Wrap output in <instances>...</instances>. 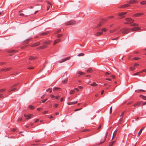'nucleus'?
I'll use <instances>...</instances> for the list:
<instances>
[{"mask_svg":"<svg viewBox=\"0 0 146 146\" xmlns=\"http://www.w3.org/2000/svg\"><path fill=\"white\" fill-rule=\"evenodd\" d=\"M130 31V29H127L126 28H123L120 30V31L121 32L122 34H126L129 32Z\"/></svg>","mask_w":146,"mask_h":146,"instance_id":"f257e3e1","label":"nucleus"},{"mask_svg":"<svg viewBox=\"0 0 146 146\" xmlns=\"http://www.w3.org/2000/svg\"><path fill=\"white\" fill-rule=\"evenodd\" d=\"M76 22L72 20L66 22L65 24L67 25H73L76 24Z\"/></svg>","mask_w":146,"mask_h":146,"instance_id":"f03ea898","label":"nucleus"},{"mask_svg":"<svg viewBox=\"0 0 146 146\" xmlns=\"http://www.w3.org/2000/svg\"><path fill=\"white\" fill-rule=\"evenodd\" d=\"M17 86L16 84H15L13 86L10 87V89L8 90L9 92H10L11 91H13L16 90V88H15V86Z\"/></svg>","mask_w":146,"mask_h":146,"instance_id":"7ed1b4c3","label":"nucleus"},{"mask_svg":"<svg viewBox=\"0 0 146 146\" xmlns=\"http://www.w3.org/2000/svg\"><path fill=\"white\" fill-rule=\"evenodd\" d=\"M126 20L127 22V23L128 24L132 23L134 21V20L130 18H126Z\"/></svg>","mask_w":146,"mask_h":146,"instance_id":"20e7f679","label":"nucleus"},{"mask_svg":"<svg viewBox=\"0 0 146 146\" xmlns=\"http://www.w3.org/2000/svg\"><path fill=\"white\" fill-rule=\"evenodd\" d=\"M11 69V68H4L1 69L0 70V72L3 71H7L9 70H10Z\"/></svg>","mask_w":146,"mask_h":146,"instance_id":"39448f33","label":"nucleus"},{"mask_svg":"<svg viewBox=\"0 0 146 146\" xmlns=\"http://www.w3.org/2000/svg\"><path fill=\"white\" fill-rule=\"evenodd\" d=\"M70 57H68L65 58L62 60L61 61H58V62L59 63H62V62H64L65 61H66V60H69L70 59Z\"/></svg>","mask_w":146,"mask_h":146,"instance_id":"423d86ee","label":"nucleus"},{"mask_svg":"<svg viewBox=\"0 0 146 146\" xmlns=\"http://www.w3.org/2000/svg\"><path fill=\"white\" fill-rule=\"evenodd\" d=\"M144 14L143 13H137L134 14L133 15V17H138L141 16V15H144Z\"/></svg>","mask_w":146,"mask_h":146,"instance_id":"0eeeda50","label":"nucleus"},{"mask_svg":"<svg viewBox=\"0 0 146 146\" xmlns=\"http://www.w3.org/2000/svg\"><path fill=\"white\" fill-rule=\"evenodd\" d=\"M130 29V30H132V31H136L140 30V28L139 27H134Z\"/></svg>","mask_w":146,"mask_h":146,"instance_id":"6e6552de","label":"nucleus"},{"mask_svg":"<svg viewBox=\"0 0 146 146\" xmlns=\"http://www.w3.org/2000/svg\"><path fill=\"white\" fill-rule=\"evenodd\" d=\"M103 33V32H96L95 35L97 36H99L101 35Z\"/></svg>","mask_w":146,"mask_h":146,"instance_id":"1a4fd4ad","label":"nucleus"},{"mask_svg":"<svg viewBox=\"0 0 146 146\" xmlns=\"http://www.w3.org/2000/svg\"><path fill=\"white\" fill-rule=\"evenodd\" d=\"M25 117H26L27 118H26V119H28L30 118L33 115L32 114H29L27 115H24Z\"/></svg>","mask_w":146,"mask_h":146,"instance_id":"9d476101","label":"nucleus"},{"mask_svg":"<svg viewBox=\"0 0 146 146\" xmlns=\"http://www.w3.org/2000/svg\"><path fill=\"white\" fill-rule=\"evenodd\" d=\"M77 103V101H76L74 102H68L67 103V104L68 105H73V104H76Z\"/></svg>","mask_w":146,"mask_h":146,"instance_id":"9b49d317","label":"nucleus"},{"mask_svg":"<svg viewBox=\"0 0 146 146\" xmlns=\"http://www.w3.org/2000/svg\"><path fill=\"white\" fill-rule=\"evenodd\" d=\"M40 42H38L36 43H35L34 44H33L31 45L32 46H38L40 44Z\"/></svg>","mask_w":146,"mask_h":146,"instance_id":"f8f14e48","label":"nucleus"},{"mask_svg":"<svg viewBox=\"0 0 146 146\" xmlns=\"http://www.w3.org/2000/svg\"><path fill=\"white\" fill-rule=\"evenodd\" d=\"M142 102L141 101L136 102L133 105V106H139L141 104V103Z\"/></svg>","mask_w":146,"mask_h":146,"instance_id":"ddd939ff","label":"nucleus"},{"mask_svg":"<svg viewBox=\"0 0 146 146\" xmlns=\"http://www.w3.org/2000/svg\"><path fill=\"white\" fill-rule=\"evenodd\" d=\"M130 6V5L128 4H125L124 5H121V8H125V7H128L129 6Z\"/></svg>","mask_w":146,"mask_h":146,"instance_id":"4468645a","label":"nucleus"},{"mask_svg":"<svg viewBox=\"0 0 146 146\" xmlns=\"http://www.w3.org/2000/svg\"><path fill=\"white\" fill-rule=\"evenodd\" d=\"M37 58V57L35 56H30L29 58V59L30 60H34Z\"/></svg>","mask_w":146,"mask_h":146,"instance_id":"2eb2a0df","label":"nucleus"},{"mask_svg":"<svg viewBox=\"0 0 146 146\" xmlns=\"http://www.w3.org/2000/svg\"><path fill=\"white\" fill-rule=\"evenodd\" d=\"M108 134V132H107V133H106V136H105V137H104V140L103 141H102L100 142V143H103L105 141V140H106V138L107 137Z\"/></svg>","mask_w":146,"mask_h":146,"instance_id":"dca6fc26","label":"nucleus"},{"mask_svg":"<svg viewBox=\"0 0 146 146\" xmlns=\"http://www.w3.org/2000/svg\"><path fill=\"white\" fill-rule=\"evenodd\" d=\"M117 130H116L114 132L113 134V137H115L116 135V133H117Z\"/></svg>","mask_w":146,"mask_h":146,"instance_id":"f3484780","label":"nucleus"},{"mask_svg":"<svg viewBox=\"0 0 146 146\" xmlns=\"http://www.w3.org/2000/svg\"><path fill=\"white\" fill-rule=\"evenodd\" d=\"M60 40L59 39H56V40L54 42V44H55L56 43H58V42H60Z\"/></svg>","mask_w":146,"mask_h":146,"instance_id":"a211bd4d","label":"nucleus"},{"mask_svg":"<svg viewBox=\"0 0 146 146\" xmlns=\"http://www.w3.org/2000/svg\"><path fill=\"white\" fill-rule=\"evenodd\" d=\"M77 73L78 74H80V75H84L85 74L84 72H82L81 71H78V72H77Z\"/></svg>","mask_w":146,"mask_h":146,"instance_id":"6ab92c4d","label":"nucleus"},{"mask_svg":"<svg viewBox=\"0 0 146 146\" xmlns=\"http://www.w3.org/2000/svg\"><path fill=\"white\" fill-rule=\"evenodd\" d=\"M126 13H127V12L121 13H119V15L120 16H123L125 15Z\"/></svg>","mask_w":146,"mask_h":146,"instance_id":"aec40b11","label":"nucleus"},{"mask_svg":"<svg viewBox=\"0 0 146 146\" xmlns=\"http://www.w3.org/2000/svg\"><path fill=\"white\" fill-rule=\"evenodd\" d=\"M47 47L46 46H40L38 48V49H43L44 48H45L46 47Z\"/></svg>","mask_w":146,"mask_h":146,"instance_id":"412c9836","label":"nucleus"},{"mask_svg":"<svg viewBox=\"0 0 146 146\" xmlns=\"http://www.w3.org/2000/svg\"><path fill=\"white\" fill-rule=\"evenodd\" d=\"M136 2V1L134 0H131L129 1L130 3H133Z\"/></svg>","mask_w":146,"mask_h":146,"instance_id":"4be33fe9","label":"nucleus"},{"mask_svg":"<svg viewBox=\"0 0 146 146\" xmlns=\"http://www.w3.org/2000/svg\"><path fill=\"white\" fill-rule=\"evenodd\" d=\"M68 80V78H66L65 80H62V82L63 83L65 84L66 83Z\"/></svg>","mask_w":146,"mask_h":146,"instance_id":"5701e85b","label":"nucleus"},{"mask_svg":"<svg viewBox=\"0 0 146 146\" xmlns=\"http://www.w3.org/2000/svg\"><path fill=\"white\" fill-rule=\"evenodd\" d=\"M131 25V26H133V27H135V26H139V25L137 24L133 23V24H132Z\"/></svg>","mask_w":146,"mask_h":146,"instance_id":"b1692460","label":"nucleus"},{"mask_svg":"<svg viewBox=\"0 0 146 146\" xmlns=\"http://www.w3.org/2000/svg\"><path fill=\"white\" fill-rule=\"evenodd\" d=\"M91 86H97V84L95 82H94L93 84H90Z\"/></svg>","mask_w":146,"mask_h":146,"instance_id":"393cba45","label":"nucleus"},{"mask_svg":"<svg viewBox=\"0 0 146 146\" xmlns=\"http://www.w3.org/2000/svg\"><path fill=\"white\" fill-rule=\"evenodd\" d=\"M43 43L45 44H48L50 43V41H45Z\"/></svg>","mask_w":146,"mask_h":146,"instance_id":"a878e982","label":"nucleus"},{"mask_svg":"<svg viewBox=\"0 0 146 146\" xmlns=\"http://www.w3.org/2000/svg\"><path fill=\"white\" fill-rule=\"evenodd\" d=\"M84 54L83 53H80L78 55V56H84Z\"/></svg>","mask_w":146,"mask_h":146,"instance_id":"bb28decb","label":"nucleus"},{"mask_svg":"<svg viewBox=\"0 0 146 146\" xmlns=\"http://www.w3.org/2000/svg\"><path fill=\"white\" fill-rule=\"evenodd\" d=\"M60 88L58 87H54L53 88V90H59L60 89Z\"/></svg>","mask_w":146,"mask_h":146,"instance_id":"cd10ccee","label":"nucleus"},{"mask_svg":"<svg viewBox=\"0 0 146 146\" xmlns=\"http://www.w3.org/2000/svg\"><path fill=\"white\" fill-rule=\"evenodd\" d=\"M92 69L91 68H89L87 70V72H92Z\"/></svg>","mask_w":146,"mask_h":146,"instance_id":"c85d7f7f","label":"nucleus"},{"mask_svg":"<svg viewBox=\"0 0 146 146\" xmlns=\"http://www.w3.org/2000/svg\"><path fill=\"white\" fill-rule=\"evenodd\" d=\"M115 142V141H113L111 142L109 145V146H112V145Z\"/></svg>","mask_w":146,"mask_h":146,"instance_id":"c756f323","label":"nucleus"},{"mask_svg":"<svg viewBox=\"0 0 146 146\" xmlns=\"http://www.w3.org/2000/svg\"><path fill=\"white\" fill-rule=\"evenodd\" d=\"M46 91L47 92H48V91H49L51 93L52 92V88H49L48 89H47L46 90Z\"/></svg>","mask_w":146,"mask_h":146,"instance_id":"7c9ffc66","label":"nucleus"},{"mask_svg":"<svg viewBox=\"0 0 146 146\" xmlns=\"http://www.w3.org/2000/svg\"><path fill=\"white\" fill-rule=\"evenodd\" d=\"M142 130H140V131H139L138 133V134L137 135V137H139L140 135V134L141 133V132H142Z\"/></svg>","mask_w":146,"mask_h":146,"instance_id":"2f4dec72","label":"nucleus"},{"mask_svg":"<svg viewBox=\"0 0 146 146\" xmlns=\"http://www.w3.org/2000/svg\"><path fill=\"white\" fill-rule=\"evenodd\" d=\"M140 3L142 5H145L146 4V1H143L142 2H141Z\"/></svg>","mask_w":146,"mask_h":146,"instance_id":"473e14b6","label":"nucleus"},{"mask_svg":"<svg viewBox=\"0 0 146 146\" xmlns=\"http://www.w3.org/2000/svg\"><path fill=\"white\" fill-rule=\"evenodd\" d=\"M130 69L131 70H133L135 69V67H131L130 68Z\"/></svg>","mask_w":146,"mask_h":146,"instance_id":"72a5a7b5","label":"nucleus"},{"mask_svg":"<svg viewBox=\"0 0 146 146\" xmlns=\"http://www.w3.org/2000/svg\"><path fill=\"white\" fill-rule=\"evenodd\" d=\"M141 96L142 97V98L145 100H146V97L144 96H143L142 95H141Z\"/></svg>","mask_w":146,"mask_h":146,"instance_id":"f704fd0d","label":"nucleus"},{"mask_svg":"<svg viewBox=\"0 0 146 146\" xmlns=\"http://www.w3.org/2000/svg\"><path fill=\"white\" fill-rule=\"evenodd\" d=\"M29 108L30 109H31V110H33V109H34V107L31 105L29 106Z\"/></svg>","mask_w":146,"mask_h":146,"instance_id":"c9c22d12","label":"nucleus"},{"mask_svg":"<svg viewBox=\"0 0 146 146\" xmlns=\"http://www.w3.org/2000/svg\"><path fill=\"white\" fill-rule=\"evenodd\" d=\"M112 111V107H111L110 109V114L111 113Z\"/></svg>","mask_w":146,"mask_h":146,"instance_id":"e433bc0d","label":"nucleus"},{"mask_svg":"<svg viewBox=\"0 0 146 146\" xmlns=\"http://www.w3.org/2000/svg\"><path fill=\"white\" fill-rule=\"evenodd\" d=\"M106 31H107L106 29V28H105L101 30V31H102H102L106 32Z\"/></svg>","mask_w":146,"mask_h":146,"instance_id":"4c0bfd02","label":"nucleus"},{"mask_svg":"<svg viewBox=\"0 0 146 146\" xmlns=\"http://www.w3.org/2000/svg\"><path fill=\"white\" fill-rule=\"evenodd\" d=\"M123 113H122L120 115V116L121 117V119H120V121H121V120H122V116H123Z\"/></svg>","mask_w":146,"mask_h":146,"instance_id":"58836bf2","label":"nucleus"},{"mask_svg":"<svg viewBox=\"0 0 146 146\" xmlns=\"http://www.w3.org/2000/svg\"><path fill=\"white\" fill-rule=\"evenodd\" d=\"M50 6H51L50 5H48L47 6V11H48L49 10V8H50Z\"/></svg>","mask_w":146,"mask_h":146,"instance_id":"ea45409f","label":"nucleus"},{"mask_svg":"<svg viewBox=\"0 0 146 146\" xmlns=\"http://www.w3.org/2000/svg\"><path fill=\"white\" fill-rule=\"evenodd\" d=\"M116 30V29H114V30H111L110 31V33H113Z\"/></svg>","mask_w":146,"mask_h":146,"instance_id":"a19ab883","label":"nucleus"},{"mask_svg":"<svg viewBox=\"0 0 146 146\" xmlns=\"http://www.w3.org/2000/svg\"><path fill=\"white\" fill-rule=\"evenodd\" d=\"M47 34H48V33L47 32L44 33H42L41 34V35H47Z\"/></svg>","mask_w":146,"mask_h":146,"instance_id":"79ce46f5","label":"nucleus"},{"mask_svg":"<svg viewBox=\"0 0 146 146\" xmlns=\"http://www.w3.org/2000/svg\"><path fill=\"white\" fill-rule=\"evenodd\" d=\"M139 72H137L134 74H133V75H134V76L137 75H139Z\"/></svg>","mask_w":146,"mask_h":146,"instance_id":"37998d69","label":"nucleus"},{"mask_svg":"<svg viewBox=\"0 0 146 146\" xmlns=\"http://www.w3.org/2000/svg\"><path fill=\"white\" fill-rule=\"evenodd\" d=\"M75 91L74 90H72L71 92H70V94H73L74 93Z\"/></svg>","mask_w":146,"mask_h":146,"instance_id":"c03bdc74","label":"nucleus"},{"mask_svg":"<svg viewBox=\"0 0 146 146\" xmlns=\"http://www.w3.org/2000/svg\"><path fill=\"white\" fill-rule=\"evenodd\" d=\"M47 3L48 4V5H50L51 7H52V5L50 2L49 1H47Z\"/></svg>","mask_w":146,"mask_h":146,"instance_id":"a18cd8bd","label":"nucleus"},{"mask_svg":"<svg viewBox=\"0 0 146 146\" xmlns=\"http://www.w3.org/2000/svg\"><path fill=\"white\" fill-rule=\"evenodd\" d=\"M82 108H80V109H76L74 111H79V110H82Z\"/></svg>","mask_w":146,"mask_h":146,"instance_id":"49530a36","label":"nucleus"},{"mask_svg":"<svg viewBox=\"0 0 146 146\" xmlns=\"http://www.w3.org/2000/svg\"><path fill=\"white\" fill-rule=\"evenodd\" d=\"M42 109V108H37V110L38 111H40Z\"/></svg>","mask_w":146,"mask_h":146,"instance_id":"de8ad7c7","label":"nucleus"},{"mask_svg":"<svg viewBox=\"0 0 146 146\" xmlns=\"http://www.w3.org/2000/svg\"><path fill=\"white\" fill-rule=\"evenodd\" d=\"M47 99H46L44 100H41V101H42V103H44L45 101H46V100H47Z\"/></svg>","mask_w":146,"mask_h":146,"instance_id":"09e8293b","label":"nucleus"},{"mask_svg":"<svg viewBox=\"0 0 146 146\" xmlns=\"http://www.w3.org/2000/svg\"><path fill=\"white\" fill-rule=\"evenodd\" d=\"M62 35L61 34H58V35L57 36L58 37H60L62 36Z\"/></svg>","mask_w":146,"mask_h":146,"instance_id":"8fccbe9b","label":"nucleus"},{"mask_svg":"<svg viewBox=\"0 0 146 146\" xmlns=\"http://www.w3.org/2000/svg\"><path fill=\"white\" fill-rule=\"evenodd\" d=\"M88 131V130L87 129H84V130H82V132H84V131Z\"/></svg>","mask_w":146,"mask_h":146,"instance_id":"3c124183","label":"nucleus"},{"mask_svg":"<svg viewBox=\"0 0 146 146\" xmlns=\"http://www.w3.org/2000/svg\"><path fill=\"white\" fill-rule=\"evenodd\" d=\"M133 58L134 59H135V60H137L139 59L140 58H138V57H136V58Z\"/></svg>","mask_w":146,"mask_h":146,"instance_id":"603ef678","label":"nucleus"},{"mask_svg":"<svg viewBox=\"0 0 146 146\" xmlns=\"http://www.w3.org/2000/svg\"><path fill=\"white\" fill-rule=\"evenodd\" d=\"M16 52V50H11V51H10V52Z\"/></svg>","mask_w":146,"mask_h":146,"instance_id":"864d4df0","label":"nucleus"},{"mask_svg":"<svg viewBox=\"0 0 146 146\" xmlns=\"http://www.w3.org/2000/svg\"><path fill=\"white\" fill-rule=\"evenodd\" d=\"M58 104H56L54 105V106L55 108H56L58 107Z\"/></svg>","mask_w":146,"mask_h":146,"instance_id":"5fc2aeb1","label":"nucleus"},{"mask_svg":"<svg viewBox=\"0 0 146 146\" xmlns=\"http://www.w3.org/2000/svg\"><path fill=\"white\" fill-rule=\"evenodd\" d=\"M119 38V37H117L116 38L112 39V40H117Z\"/></svg>","mask_w":146,"mask_h":146,"instance_id":"6e6d98bb","label":"nucleus"},{"mask_svg":"<svg viewBox=\"0 0 146 146\" xmlns=\"http://www.w3.org/2000/svg\"><path fill=\"white\" fill-rule=\"evenodd\" d=\"M22 120V119L21 118H19L18 119V121H21Z\"/></svg>","mask_w":146,"mask_h":146,"instance_id":"4d7b16f0","label":"nucleus"},{"mask_svg":"<svg viewBox=\"0 0 146 146\" xmlns=\"http://www.w3.org/2000/svg\"><path fill=\"white\" fill-rule=\"evenodd\" d=\"M139 64H137V63H135V64L134 65V66H139Z\"/></svg>","mask_w":146,"mask_h":146,"instance_id":"13d9d810","label":"nucleus"},{"mask_svg":"<svg viewBox=\"0 0 146 146\" xmlns=\"http://www.w3.org/2000/svg\"><path fill=\"white\" fill-rule=\"evenodd\" d=\"M50 96L52 98H53L55 97V96L53 95H50Z\"/></svg>","mask_w":146,"mask_h":146,"instance_id":"bf43d9fd","label":"nucleus"},{"mask_svg":"<svg viewBox=\"0 0 146 146\" xmlns=\"http://www.w3.org/2000/svg\"><path fill=\"white\" fill-rule=\"evenodd\" d=\"M34 68V67H29L28 69H33Z\"/></svg>","mask_w":146,"mask_h":146,"instance_id":"052dcab7","label":"nucleus"},{"mask_svg":"<svg viewBox=\"0 0 146 146\" xmlns=\"http://www.w3.org/2000/svg\"><path fill=\"white\" fill-rule=\"evenodd\" d=\"M20 15L21 16H23L24 15V14L23 13H20Z\"/></svg>","mask_w":146,"mask_h":146,"instance_id":"680f3d73","label":"nucleus"},{"mask_svg":"<svg viewBox=\"0 0 146 146\" xmlns=\"http://www.w3.org/2000/svg\"><path fill=\"white\" fill-rule=\"evenodd\" d=\"M111 77H112L113 78H115V76H114V75H111Z\"/></svg>","mask_w":146,"mask_h":146,"instance_id":"e2e57ef3","label":"nucleus"},{"mask_svg":"<svg viewBox=\"0 0 146 146\" xmlns=\"http://www.w3.org/2000/svg\"><path fill=\"white\" fill-rule=\"evenodd\" d=\"M48 112V111H45L43 113H44V114H46Z\"/></svg>","mask_w":146,"mask_h":146,"instance_id":"0e129e2a","label":"nucleus"},{"mask_svg":"<svg viewBox=\"0 0 146 146\" xmlns=\"http://www.w3.org/2000/svg\"><path fill=\"white\" fill-rule=\"evenodd\" d=\"M110 74L108 72H106L105 73V74L106 75Z\"/></svg>","mask_w":146,"mask_h":146,"instance_id":"69168bd1","label":"nucleus"},{"mask_svg":"<svg viewBox=\"0 0 146 146\" xmlns=\"http://www.w3.org/2000/svg\"><path fill=\"white\" fill-rule=\"evenodd\" d=\"M102 22H101L100 23H99L98 24V26L99 27H100L101 26V25H102V24H101Z\"/></svg>","mask_w":146,"mask_h":146,"instance_id":"338daca9","label":"nucleus"},{"mask_svg":"<svg viewBox=\"0 0 146 146\" xmlns=\"http://www.w3.org/2000/svg\"><path fill=\"white\" fill-rule=\"evenodd\" d=\"M59 98V96H57L56 97V99H58Z\"/></svg>","mask_w":146,"mask_h":146,"instance_id":"774afa93","label":"nucleus"}]
</instances>
